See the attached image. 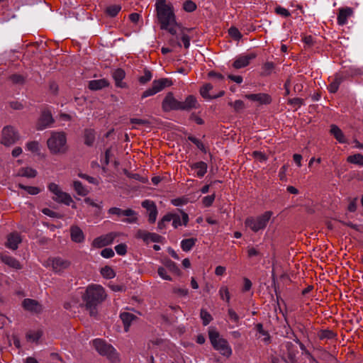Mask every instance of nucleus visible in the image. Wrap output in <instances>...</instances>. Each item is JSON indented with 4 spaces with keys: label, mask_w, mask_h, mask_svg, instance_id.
Masks as SVG:
<instances>
[{
    "label": "nucleus",
    "mask_w": 363,
    "mask_h": 363,
    "mask_svg": "<svg viewBox=\"0 0 363 363\" xmlns=\"http://www.w3.org/2000/svg\"><path fill=\"white\" fill-rule=\"evenodd\" d=\"M106 294L104 288L99 285L89 286L82 295L84 307L91 316L96 317L98 314L97 306L106 298Z\"/></svg>",
    "instance_id": "nucleus-1"
},
{
    "label": "nucleus",
    "mask_w": 363,
    "mask_h": 363,
    "mask_svg": "<svg viewBox=\"0 0 363 363\" xmlns=\"http://www.w3.org/2000/svg\"><path fill=\"white\" fill-rule=\"evenodd\" d=\"M155 6L161 29L167 30L172 35H176L178 25L171 5L167 4L166 0H157Z\"/></svg>",
    "instance_id": "nucleus-2"
},
{
    "label": "nucleus",
    "mask_w": 363,
    "mask_h": 363,
    "mask_svg": "<svg viewBox=\"0 0 363 363\" xmlns=\"http://www.w3.org/2000/svg\"><path fill=\"white\" fill-rule=\"evenodd\" d=\"M47 145L52 155H64L68 151L67 135L65 132H52Z\"/></svg>",
    "instance_id": "nucleus-3"
},
{
    "label": "nucleus",
    "mask_w": 363,
    "mask_h": 363,
    "mask_svg": "<svg viewBox=\"0 0 363 363\" xmlns=\"http://www.w3.org/2000/svg\"><path fill=\"white\" fill-rule=\"evenodd\" d=\"M208 337L213 348L222 355L227 357L232 354V350L228 341L220 336L219 333L213 328L208 330Z\"/></svg>",
    "instance_id": "nucleus-4"
},
{
    "label": "nucleus",
    "mask_w": 363,
    "mask_h": 363,
    "mask_svg": "<svg viewBox=\"0 0 363 363\" xmlns=\"http://www.w3.org/2000/svg\"><path fill=\"white\" fill-rule=\"evenodd\" d=\"M273 213L272 211H265L263 214L257 217H248L245 220L246 227L250 228L253 232L257 233L266 228Z\"/></svg>",
    "instance_id": "nucleus-5"
},
{
    "label": "nucleus",
    "mask_w": 363,
    "mask_h": 363,
    "mask_svg": "<svg viewBox=\"0 0 363 363\" xmlns=\"http://www.w3.org/2000/svg\"><path fill=\"white\" fill-rule=\"evenodd\" d=\"M93 345L101 355L106 356L113 363H117L119 361L115 349L106 341L101 339H95L93 340Z\"/></svg>",
    "instance_id": "nucleus-6"
},
{
    "label": "nucleus",
    "mask_w": 363,
    "mask_h": 363,
    "mask_svg": "<svg viewBox=\"0 0 363 363\" xmlns=\"http://www.w3.org/2000/svg\"><path fill=\"white\" fill-rule=\"evenodd\" d=\"M108 213L112 214V215H116L118 217H121V216L128 217L123 220V222H125L128 223H135L138 221L137 213L130 208L123 210V209L117 208V207H112L108 209Z\"/></svg>",
    "instance_id": "nucleus-7"
},
{
    "label": "nucleus",
    "mask_w": 363,
    "mask_h": 363,
    "mask_svg": "<svg viewBox=\"0 0 363 363\" xmlns=\"http://www.w3.org/2000/svg\"><path fill=\"white\" fill-rule=\"evenodd\" d=\"M1 135V143L6 146L14 144L19 139L18 133L11 125L5 126L3 128Z\"/></svg>",
    "instance_id": "nucleus-8"
},
{
    "label": "nucleus",
    "mask_w": 363,
    "mask_h": 363,
    "mask_svg": "<svg viewBox=\"0 0 363 363\" xmlns=\"http://www.w3.org/2000/svg\"><path fill=\"white\" fill-rule=\"evenodd\" d=\"M48 266H50L52 269L55 273H62L66 269L69 268L71 262L67 260L62 259L60 257H50L48 259Z\"/></svg>",
    "instance_id": "nucleus-9"
},
{
    "label": "nucleus",
    "mask_w": 363,
    "mask_h": 363,
    "mask_svg": "<svg viewBox=\"0 0 363 363\" xmlns=\"http://www.w3.org/2000/svg\"><path fill=\"white\" fill-rule=\"evenodd\" d=\"M181 101H177L172 92H168L162 101V109L164 111L171 110H180Z\"/></svg>",
    "instance_id": "nucleus-10"
},
{
    "label": "nucleus",
    "mask_w": 363,
    "mask_h": 363,
    "mask_svg": "<svg viewBox=\"0 0 363 363\" xmlns=\"http://www.w3.org/2000/svg\"><path fill=\"white\" fill-rule=\"evenodd\" d=\"M117 234L116 233H110L95 238L92 242V246L96 248H101L107 246L113 242Z\"/></svg>",
    "instance_id": "nucleus-11"
},
{
    "label": "nucleus",
    "mask_w": 363,
    "mask_h": 363,
    "mask_svg": "<svg viewBox=\"0 0 363 363\" xmlns=\"http://www.w3.org/2000/svg\"><path fill=\"white\" fill-rule=\"evenodd\" d=\"M54 121L51 112L49 110H44L38 119L36 128L42 130L52 124Z\"/></svg>",
    "instance_id": "nucleus-12"
},
{
    "label": "nucleus",
    "mask_w": 363,
    "mask_h": 363,
    "mask_svg": "<svg viewBox=\"0 0 363 363\" xmlns=\"http://www.w3.org/2000/svg\"><path fill=\"white\" fill-rule=\"evenodd\" d=\"M141 205L149 212V223H154L156 221L157 216L158 213L155 203L150 200H145L142 202Z\"/></svg>",
    "instance_id": "nucleus-13"
},
{
    "label": "nucleus",
    "mask_w": 363,
    "mask_h": 363,
    "mask_svg": "<svg viewBox=\"0 0 363 363\" xmlns=\"http://www.w3.org/2000/svg\"><path fill=\"white\" fill-rule=\"evenodd\" d=\"M23 308L28 311L40 313L43 311L41 304L36 300L25 298L22 302Z\"/></svg>",
    "instance_id": "nucleus-14"
},
{
    "label": "nucleus",
    "mask_w": 363,
    "mask_h": 363,
    "mask_svg": "<svg viewBox=\"0 0 363 363\" xmlns=\"http://www.w3.org/2000/svg\"><path fill=\"white\" fill-rule=\"evenodd\" d=\"M257 57L256 53L251 52L246 55H240L234 61L233 67L235 69H240L247 67L251 60H254Z\"/></svg>",
    "instance_id": "nucleus-15"
},
{
    "label": "nucleus",
    "mask_w": 363,
    "mask_h": 363,
    "mask_svg": "<svg viewBox=\"0 0 363 363\" xmlns=\"http://www.w3.org/2000/svg\"><path fill=\"white\" fill-rule=\"evenodd\" d=\"M22 242L20 234L17 232H13L7 235V240L5 243L6 247L16 250L18 249V244Z\"/></svg>",
    "instance_id": "nucleus-16"
},
{
    "label": "nucleus",
    "mask_w": 363,
    "mask_h": 363,
    "mask_svg": "<svg viewBox=\"0 0 363 363\" xmlns=\"http://www.w3.org/2000/svg\"><path fill=\"white\" fill-rule=\"evenodd\" d=\"M180 110L190 111L192 108H198L199 105L196 97L193 95H189L184 101H181Z\"/></svg>",
    "instance_id": "nucleus-17"
},
{
    "label": "nucleus",
    "mask_w": 363,
    "mask_h": 363,
    "mask_svg": "<svg viewBox=\"0 0 363 363\" xmlns=\"http://www.w3.org/2000/svg\"><path fill=\"white\" fill-rule=\"evenodd\" d=\"M353 14V9L350 7H344L339 9L337 15V23L339 25L342 26L347 23V18Z\"/></svg>",
    "instance_id": "nucleus-18"
},
{
    "label": "nucleus",
    "mask_w": 363,
    "mask_h": 363,
    "mask_svg": "<svg viewBox=\"0 0 363 363\" xmlns=\"http://www.w3.org/2000/svg\"><path fill=\"white\" fill-rule=\"evenodd\" d=\"M245 97L253 101H258L261 104H269L272 101L269 95L263 93L247 94Z\"/></svg>",
    "instance_id": "nucleus-19"
},
{
    "label": "nucleus",
    "mask_w": 363,
    "mask_h": 363,
    "mask_svg": "<svg viewBox=\"0 0 363 363\" xmlns=\"http://www.w3.org/2000/svg\"><path fill=\"white\" fill-rule=\"evenodd\" d=\"M112 76L115 80L116 86L120 88H125L126 83L123 82L122 80L125 78V71L121 68L116 69L113 71Z\"/></svg>",
    "instance_id": "nucleus-20"
},
{
    "label": "nucleus",
    "mask_w": 363,
    "mask_h": 363,
    "mask_svg": "<svg viewBox=\"0 0 363 363\" xmlns=\"http://www.w3.org/2000/svg\"><path fill=\"white\" fill-rule=\"evenodd\" d=\"M71 239L73 242L80 243L84 240L83 231L78 226H72L70 228Z\"/></svg>",
    "instance_id": "nucleus-21"
},
{
    "label": "nucleus",
    "mask_w": 363,
    "mask_h": 363,
    "mask_svg": "<svg viewBox=\"0 0 363 363\" xmlns=\"http://www.w3.org/2000/svg\"><path fill=\"white\" fill-rule=\"evenodd\" d=\"M172 84V82L170 79L167 78H162L158 80L153 81L152 86H153L156 93H157L165 87L170 86Z\"/></svg>",
    "instance_id": "nucleus-22"
},
{
    "label": "nucleus",
    "mask_w": 363,
    "mask_h": 363,
    "mask_svg": "<svg viewBox=\"0 0 363 363\" xmlns=\"http://www.w3.org/2000/svg\"><path fill=\"white\" fill-rule=\"evenodd\" d=\"M120 318L123 323L124 330L125 332L128 331L131 323L137 318L134 314L128 312H123L121 313Z\"/></svg>",
    "instance_id": "nucleus-23"
},
{
    "label": "nucleus",
    "mask_w": 363,
    "mask_h": 363,
    "mask_svg": "<svg viewBox=\"0 0 363 363\" xmlns=\"http://www.w3.org/2000/svg\"><path fill=\"white\" fill-rule=\"evenodd\" d=\"M53 200L58 203H62L65 205H70L72 203H73V200L71 197V196L60 190L56 195L55 197L53 198Z\"/></svg>",
    "instance_id": "nucleus-24"
},
{
    "label": "nucleus",
    "mask_w": 363,
    "mask_h": 363,
    "mask_svg": "<svg viewBox=\"0 0 363 363\" xmlns=\"http://www.w3.org/2000/svg\"><path fill=\"white\" fill-rule=\"evenodd\" d=\"M0 259L4 264H6V265H8L12 268H14L16 269H20L22 268L20 262L14 257H12L11 256H8V255H1Z\"/></svg>",
    "instance_id": "nucleus-25"
},
{
    "label": "nucleus",
    "mask_w": 363,
    "mask_h": 363,
    "mask_svg": "<svg viewBox=\"0 0 363 363\" xmlns=\"http://www.w3.org/2000/svg\"><path fill=\"white\" fill-rule=\"evenodd\" d=\"M330 133L331 135H333L335 137V138L339 143H346V139H345L344 133H342L341 129L336 125L333 124L330 125Z\"/></svg>",
    "instance_id": "nucleus-26"
},
{
    "label": "nucleus",
    "mask_w": 363,
    "mask_h": 363,
    "mask_svg": "<svg viewBox=\"0 0 363 363\" xmlns=\"http://www.w3.org/2000/svg\"><path fill=\"white\" fill-rule=\"evenodd\" d=\"M108 82L105 79L91 80L89 82V88L91 90H99L108 86Z\"/></svg>",
    "instance_id": "nucleus-27"
},
{
    "label": "nucleus",
    "mask_w": 363,
    "mask_h": 363,
    "mask_svg": "<svg viewBox=\"0 0 363 363\" xmlns=\"http://www.w3.org/2000/svg\"><path fill=\"white\" fill-rule=\"evenodd\" d=\"M192 169H196V175L199 177H203L207 172V164L204 162H199L191 164Z\"/></svg>",
    "instance_id": "nucleus-28"
},
{
    "label": "nucleus",
    "mask_w": 363,
    "mask_h": 363,
    "mask_svg": "<svg viewBox=\"0 0 363 363\" xmlns=\"http://www.w3.org/2000/svg\"><path fill=\"white\" fill-rule=\"evenodd\" d=\"M96 133L93 129L86 128L84 131V144L89 147L94 145Z\"/></svg>",
    "instance_id": "nucleus-29"
},
{
    "label": "nucleus",
    "mask_w": 363,
    "mask_h": 363,
    "mask_svg": "<svg viewBox=\"0 0 363 363\" xmlns=\"http://www.w3.org/2000/svg\"><path fill=\"white\" fill-rule=\"evenodd\" d=\"M17 176L34 178L37 176V171L31 167H22L19 169Z\"/></svg>",
    "instance_id": "nucleus-30"
},
{
    "label": "nucleus",
    "mask_w": 363,
    "mask_h": 363,
    "mask_svg": "<svg viewBox=\"0 0 363 363\" xmlns=\"http://www.w3.org/2000/svg\"><path fill=\"white\" fill-rule=\"evenodd\" d=\"M343 79V77L339 74L335 75L334 80L330 83V84L328 86L330 92L335 93L337 91L340 84L342 82Z\"/></svg>",
    "instance_id": "nucleus-31"
},
{
    "label": "nucleus",
    "mask_w": 363,
    "mask_h": 363,
    "mask_svg": "<svg viewBox=\"0 0 363 363\" xmlns=\"http://www.w3.org/2000/svg\"><path fill=\"white\" fill-rule=\"evenodd\" d=\"M196 241L197 239L193 238L184 239L181 242V247L184 251L188 252L192 249V247L195 245Z\"/></svg>",
    "instance_id": "nucleus-32"
},
{
    "label": "nucleus",
    "mask_w": 363,
    "mask_h": 363,
    "mask_svg": "<svg viewBox=\"0 0 363 363\" xmlns=\"http://www.w3.org/2000/svg\"><path fill=\"white\" fill-rule=\"evenodd\" d=\"M347 161L349 163L363 166V155L359 153L350 155L347 158Z\"/></svg>",
    "instance_id": "nucleus-33"
},
{
    "label": "nucleus",
    "mask_w": 363,
    "mask_h": 363,
    "mask_svg": "<svg viewBox=\"0 0 363 363\" xmlns=\"http://www.w3.org/2000/svg\"><path fill=\"white\" fill-rule=\"evenodd\" d=\"M335 336L336 334L333 330H322L318 333V337L320 340H331L335 337Z\"/></svg>",
    "instance_id": "nucleus-34"
},
{
    "label": "nucleus",
    "mask_w": 363,
    "mask_h": 363,
    "mask_svg": "<svg viewBox=\"0 0 363 363\" xmlns=\"http://www.w3.org/2000/svg\"><path fill=\"white\" fill-rule=\"evenodd\" d=\"M213 89V85L211 84H206L200 89L201 95L206 99H213L211 95L208 94V92Z\"/></svg>",
    "instance_id": "nucleus-35"
},
{
    "label": "nucleus",
    "mask_w": 363,
    "mask_h": 363,
    "mask_svg": "<svg viewBox=\"0 0 363 363\" xmlns=\"http://www.w3.org/2000/svg\"><path fill=\"white\" fill-rule=\"evenodd\" d=\"M256 328V330L260 334L262 335V336H264V338L262 340L263 342H264L265 343L268 344L269 343V341H270V335L268 333L267 331L264 330L263 329V325L262 323H257L255 326Z\"/></svg>",
    "instance_id": "nucleus-36"
},
{
    "label": "nucleus",
    "mask_w": 363,
    "mask_h": 363,
    "mask_svg": "<svg viewBox=\"0 0 363 363\" xmlns=\"http://www.w3.org/2000/svg\"><path fill=\"white\" fill-rule=\"evenodd\" d=\"M73 186L76 192L80 196H86L89 193V191L84 187L79 181L74 182Z\"/></svg>",
    "instance_id": "nucleus-37"
},
{
    "label": "nucleus",
    "mask_w": 363,
    "mask_h": 363,
    "mask_svg": "<svg viewBox=\"0 0 363 363\" xmlns=\"http://www.w3.org/2000/svg\"><path fill=\"white\" fill-rule=\"evenodd\" d=\"M101 275L106 279H112L115 277L116 273L109 266H105L101 269Z\"/></svg>",
    "instance_id": "nucleus-38"
},
{
    "label": "nucleus",
    "mask_w": 363,
    "mask_h": 363,
    "mask_svg": "<svg viewBox=\"0 0 363 363\" xmlns=\"http://www.w3.org/2000/svg\"><path fill=\"white\" fill-rule=\"evenodd\" d=\"M172 213H169L164 215L162 218L157 223V228L160 230H162L165 228L166 223H169L172 219Z\"/></svg>",
    "instance_id": "nucleus-39"
},
{
    "label": "nucleus",
    "mask_w": 363,
    "mask_h": 363,
    "mask_svg": "<svg viewBox=\"0 0 363 363\" xmlns=\"http://www.w3.org/2000/svg\"><path fill=\"white\" fill-rule=\"evenodd\" d=\"M121 7L119 5H111L106 9V13L111 17H115L121 11Z\"/></svg>",
    "instance_id": "nucleus-40"
},
{
    "label": "nucleus",
    "mask_w": 363,
    "mask_h": 363,
    "mask_svg": "<svg viewBox=\"0 0 363 363\" xmlns=\"http://www.w3.org/2000/svg\"><path fill=\"white\" fill-rule=\"evenodd\" d=\"M18 186L20 189L26 191L30 195H36L40 192V189L36 186H26L22 184H18Z\"/></svg>",
    "instance_id": "nucleus-41"
},
{
    "label": "nucleus",
    "mask_w": 363,
    "mask_h": 363,
    "mask_svg": "<svg viewBox=\"0 0 363 363\" xmlns=\"http://www.w3.org/2000/svg\"><path fill=\"white\" fill-rule=\"evenodd\" d=\"M164 264L165 267L171 272H173L176 274H179L180 270L177 266L176 263L172 261L169 259H167L164 261Z\"/></svg>",
    "instance_id": "nucleus-42"
},
{
    "label": "nucleus",
    "mask_w": 363,
    "mask_h": 363,
    "mask_svg": "<svg viewBox=\"0 0 363 363\" xmlns=\"http://www.w3.org/2000/svg\"><path fill=\"white\" fill-rule=\"evenodd\" d=\"M201 318L203 320V324L207 325L212 320L211 315L205 309H201L200 313Z\"/></svg>",
    "instance_id": "nucleus-43"
},
{
    "label": "nucleus",
    "mask_w": 363,
    "mask_h": 363,
    "mask_svg": "<svg viewBox=\"0 0 363 363\" xmlns=\"http://www.w3.org/2000/svg\"><path fill=\"white\" fill-rule=\"evenodd\" d=\"M152 78V73L150 70L145 69L144 70V75L141 76L138 78V81L140 84H145L149 81H150Z\"/></svg>",
    "instance_id": "nucleus-44"
},
{
    "label": "nucleus",
    "mask_w": 363,
    "mask_h": 363,
    "mask_svg": "<svg viewBox=\"0 0 363 363\" xmlns=\"http://www.w3.org/2000/svg\"><path fill=\"white\" fill-rule=\"evenodd\" d=\"M228 33L230 37L236 40H239L242 36L239 30L235 27H230L228 30Z\"/></svg>",
    "instance_id": "nucleus-45"
},
{
    "label": "nucleus",
    "mask_w": 363,
    "mask_h": 363,
    "mask_svg": "<svg viewBox=\"0 0 363 363\" xmlns=\"http://www.w3.org/2000/svg\"><path fill=\"white\" fill-rule=\"evenodd\" d=\"M274 68V65L273 62H267L266 63H264V65H263V72H262V75H265V76H267V75H269L273 69Z\"/></svg>",
    "instance_id": "nucleus-46"
},
{
    "label": "nucleus",
    "mask_w": 363,
    "mask_h": 363,
    "mask_svg": "<svg viewBox=\"0 0 363 363\" xmlns=\"http://www.w3.org/2000/svg\"><path fill=\"white\" fill-rule=\"evenodd\" d=\"M9 79L15 84H23L25 82V79L22 75L16 74L11 75Z\"/></svg>",
    "instance_id": "nucleus-47"
},
{
    "label": "nucleus",
    "mask_w": 363,
    "mask_h": 363,
    "mask_svg": "<svg viewBox=\"0 0 363 363\" xmlns=\"http://www.w3.org/2000/svg\"><path fill=\"white\" fill-rule=\"evenodd\" d=\"M183 8L187 12H192L196 10V5L194 1L187 0L184 3Z\"/></svg>",
    "instance_id": "nucleus-48"
},
{
    "label": "nucleus",
    "mask_w": 363,
    "mask_h": 363,
    "mask_svg": "<svg viewBox=\"0 0 363 363\" xmlns=\"http://www.w3.org/2000/svg\"><path fill=\"white\" fill-rule=\"evenodd\" d=\"M151 240L153 242H160L162 243L164 240V238L157 233H149L148 234V241Z\"/></svg>",
    "instance_id": "nucleus-49"
},
{
    "label": "nucleus",
    "mask_w": 363,
    "mask_h": 363,
    "mask_svg": "<svg viewBox=\"0 0 363 363\" xmlns=\"http://www.w3.org/2000/svg\"><path fill=\"white\" fill-rule=\"evenodd\" d=\"M219 294H220V298L222 299H224V297H225L226 301L228 303L230 301V292H229L227 286H222L220 289Z\"/></svg>",
    "instance_id": "nucleus-50"
},
{
    "label": "nucleus",
    "mask_w": 363,
    "mask_h": 363,
    "mask_svg": "<svg viewBox=\"0 0 363 363\" xmlns=\"http://www.w3.org/2000/svg\"><path fill=\"white\" fill-rule=\"evenodd\" d=\"M228 104L233 106L235 111L237 112L245 108L244 102L241 100H236L234 103L230 102Z\"/></svg>",
    "instance_id": "nucleus-51"
},
{
    "label": "nucleus",
    "mask_w": 363,
    "mask_h": 363,
    "mask_svg": "<svg viewBox=\"0 0 363 363\" xmlns=\"http://www.w3.org/2000/svg\"><path fill=\"white\" fill-rule=\"evenodd\" d=\"M125 174H126L127 177H128L129 178H131V179H135V180H138V181H140L141 182L143 183H146V182L147 181V179L141 177L140 174H132V173H130L129 172H128L127 170H125Z\"/></svg>",
    "instance_id": "nucleus-52"
},
{
    "label": "nucleus",
    "mask_w": 363,
    "mask_h": 363,
    "mask_svg": "<svg viewBox=\"0 0 363 363\" xmlns=\"http://www.w3.org/2000/svg\"><path fill=\"white\" fill-rule=\"evenodd\" d=\"M188 140H190L194 144H195L199 150H201V151H205L203 144L199 139L191 135L188 137Z\"/></svg>",
    "instance_id": "nucleus-53"
},
{
    "label": "nucleus",
    "mask_w": 363,
    "mask_h": 363,
    "mask_svg": "<svg viewBox=\"0 0 363 363\" xmlns=\"http://www.w3.org/2000/svg\"><path fill=\"white\" fill-rule=\"evenodd\" d=\"M42 212H43L45 215H46V216H50V217H51V218H62V215H60V213H57V212H55V211H52V210H50V209H49V208H43V209L42 210Z\"/></svg>",
    "instance_id": "nucleus-54"
},
{
    "label": "nucleus",
    "mask_w": 363,
    "mask_h": 363,
    "mask_svg": "<svg viewBox=\"0 0 363 363\" xmlns=\"http://www.w3.org/2000/svg\"><path fill=\"white\" fill-rule=\"evenodd\" d=\"M214 199H215V195L214 194L208 195V196H205L203 199L202 203H203L204 206L209 207V206H211L213 204Z\"/></svg>",
    "instance_id": "nucleus-55"
},
{
    "label": "nucleus",
    "mask_w": 363,
    "mask_h": 363,
    "mask_svg": "<svg viewBox=\"0 0 363 363\" xmlns=\"http://www.w3.org/2000/svg\"><path fill=\"white\" fill-rule=\"evenodd\" d=\"M228 313L230 319L232 321L235 322L236 323V325H238L240 318H239L238 315L236 313V312L233 309L229 308L228 311Z\"/></svg>",
    "instance_id": "nucleus-56"
},
{
    "label": "nucleus",
    "mask_w": 363,
    "mask_h": 363,
    "mask_svg": "<svg viewBox=\"0 0 363 363\" xmlns=\"http://www.w3.org/2000/svg\"><path fill=\"white\" fill-rule=\"evenodd\" d=\"M292 346H293V345L291 342L286 343V347L288 350V358L291 363H296V360H295L296 354L294 352L291 351V347H292Z\"/></svg>",
    "instance_id": "nucleus-57"
},
{
    "label": "nucleus",
    "mask_w": 363,
    "mask_h": 363,
    "mask_svg": "<svg viewBox=\"0 0 363 363\" xmlns=\"http://www.w3.org/2000/svg\"><path fill=\"white\" fill-rule=\"evenodd\" d=\"M115 250L119 255H125L127 252V246L125 244L121 243L116 245Z\"/></svg>",
    "instance_id": "nucleus-58"
},
{
    "label": "nucleus",
    "mask_w": 363,
    "mask_h": 363,
    "mask_svg": "<svg viewBox=\"0 0 363 363\" xmlns=\"http://www.w3.org/2000/svg\"><path fill=\"white\" fill-rule=\"evenodd\" d=\"M40 337L41 333L39 331L35 333L30 332L26 334V338L32 341H38Z\"/></svg>",
    "instance_id": "nucleus-59"
},
{
    "label": "nucleus",
    "mask_w": 363,
    "mask_h": 363,
    "mask_svg": "<svg viewBox=\"0 0 363 363\" xmlns=\"http://www.w3.org/2000/svg\"><path fill=\"white\" fill-rule=\"evenodd\" d=\"M148 234L149 232L143 230H138L136 233V238L143 240V241L148 242Z\"/></svg>",
    "instance_id": "nucleus-60"
},
{
    "label": "nucleus",
    "mask_w": 363,
    "mask_h": 363,
    "mask_svg": "<svg viewBox=\"0 0 363 363\" xmlns=\"http://www.w3.org/2000/svg\"><path fill=\"white\" fill-rule=\"evenodd\" d=\"M172 216L173 217L172 220V225L174 228H177L179 225H183L180 218V216L175 213H172Z\"/></svg>",
    "instance_id": "nucleus-61"
},
{
    "label": "nucleus",
    "mask_w": 363,
    "mask_h": 363,
    "mask_svg": "<svg viewBox=\"0 0 363 363\" xmlns=\"http://www.w3.org/2000/svg\"><path fill=\"white\" fill-rule=\"evenodd\" d=\"M114 255V252L111 248H104L101 252V255L104 258L113 257Z\"/></svg>",
    "instance_id": "nucleus-62"
},
{
    "label": "nucleus",
    "mask_w": 363,
    "mask_h": 363,
    "mask_svg": "<svg viewBox=\"0 0 363 363\" xmlns=\"http://www.w3.org/2000/svg\"><path fill=\"white\" fill-rule=\"evenodd\" d=\"M275 12L277 14L281 15L284 17H289L291 15L290 12L287 9H286L283 7H281V6L276 7Z\"/></svg>",
    "instance_id": "nucleus-63"
},
{
    "label": "nucleus",
    "mask_w": 363,
    "mask_h": 363,
    "mask_svg": "<svg viewBox=\"0 0 363 363\" xmlns=\"http://www.w3.org/2000/svg\"><path fill=\"white\" fill-rule=\"evenodd\" d=\"M157 273H158L159 276L161 277L163 279L168 280V281L172 280V278L169 275L167 274L166 269L164 267H159L157 269Z\"/></svg>",
    "instance_id": "nucleus-64"
}]
</instances>
